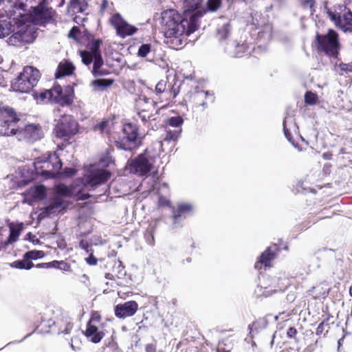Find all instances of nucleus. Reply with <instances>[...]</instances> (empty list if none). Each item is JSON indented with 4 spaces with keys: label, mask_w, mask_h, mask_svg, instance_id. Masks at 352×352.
I'll return each instance as SVG.
<instances>
[{
    "label": "nucleus",
    "mask_w": 352,
    "mask_h": 352,
    "mask_svg": "<svg viewBox=\"0 0 352 352\" xmlns=\"http://www.w3.org/2000/svg\"><path fill=\"white\" fill-rule=\"evenodd\" d=\"M79 248H80L82 250H84L87 253H89V252L92 251L91 249V244L84 239H81L79 242Z\"/></svg>",
    "instance_id": "51"
},
{
    "label": "nucleus",
    "mask_w": 352,
    "mask_h": 352,
    "mask_svg": "<svg viewBox=\"0 0 352 352\" xmlns=\"http://www.w3.org/2000/svg\"><path fill=\"white\" fill-rule=\"evenodd\" d=\"M283 131H284V134H285L286 138L292 144H294V142L292 140V135L291 133L289 132V129L285 126V121L283 122Z\"/></svg>",
    "instance_id": "53"
},
{
    "label": "nucleus",
    "mask_w": 352,
    "mask_h": 352,
    "mask_svg": "<svg viewBox=\"0 0 352 352\" xmlns=\"http://www.w3.org/2000/svg\"><path fill=\"white\" fill-rule=\"evenodd\" d=\"M225 50L230 56L240 58L250 53V46L245 42L239 43L236 41H232L227 44Z\"/></svg>",
    "instance_id": "16"
},
{
    "label": "nucleus",
    "mask_w": 352,
    "mask_h": 352,
    "mask_svg": "<svg viewBox=\"0 0 352 352\" xmlns=\"http://www.w3.org/2000/svg\"><path fill=\"white\" fill-rule=\"evenodd\" d=\"M67 89L69 90V93L63 94V89H61V93L60 96L55 98L54 102L60 104L61 106H69L73 102V93L72 89L68 87Z\"/></svg>",
    "instance_id": "34"
},
{
    "label": "nucleus",
    "mask_w": 352,
    "mask_h": 352,
    "mask_svg": "<svg viewBox=\"0 0 352 352\" xmlns=\"http://www.w3.org/2000/svg\"><path fill=\"white\" fill-rule=\"evenodd\" d=\"M193 100L195 104L197 107H202L204 109L208 107L206 100L213 102L214 97L212 94H210L208 91L197 90L193 95Z\"/></svg>",
    "instance_id": "23"
},
{
    "label": "nucleus",
    "mask_w": 352,
    "mask_h": 352,
    "mask_svg": "<svg viewBox=\"0 0 352 352\" xmlns=\"http://www.w3.org/2000/svg\"><path fill=\"white\" fill-rule=\"evenodd\" d=\"M318 96L311 91H307L305 95V102L306 104L312 105L316 103Z\"/></svg>",
    "instance_id": "45"
},
{
    "label": "nucleus",
    "mask_w": 352,
    "mask_h": 352,
    "mask_svg": "<svg viewBox=\"0 0 352 352\" xmlns=\"http://www.w3.org/2000/svg\"><path fill=\"white\" fill-rule=\"evenodd\" d=\"M181 133L182 129L173 130L166 129L165 136L164 137L163 140L160 142L162 151H170L172 147L175 146V142L180 136Z\"/></svg>",
    "instance_id": "18"
},
{
    "label": "nucleus",
    "mask_w": 352,
    "mask_h": 352,
    "mask_svg": "<svg viewBox=\"0 0 352 352\" xmlns=\"http://www.w3.org/2000/svg\"><path fill=\"white\" fill-rule=\"evenodd\" d=\"M113 82V81L111 79L99 78L93 80L91 85L95 89H100L111 86Z\"/></svg>",
    "instance_id": "38"
},
{
    "label": "nucleus",
    "mask_w": 352,
    "mask_h": 352,
    "mask_svg": "<svg viewBox=\"0 0 352 352\" xmlns=\"http://www.w3.org/2000/svg\"><path fill=\"white\" fill-rule=\"evenodd\" d=\"M10 266L20 270H30L34 267V264L31 261L25 259V254H23V259L12 262Z\"/></svg>",
    "instance_id": "35"
},
{
    "label": "nucleus",
    "mask_w": 352,
    "mask_h": 352,
    "mask_svg": "<svg viewBox=\"0 0 352 352\" xmlns=\"http://www.w3.org/2000/svg\"><path fill=\"white\" fill-rule=\"evenodd\" d=\"M14 32V26L10 19V10L8 11L7 16L0 14V38H5Z\"/></svg>",
    "instance_id": "24"
},
{
    "label": "nucleus",
    "mask_w": 352,
    "mask_h": 352,
    "mask_svg": "<svg viewBox=\"0 0 352 352\" xmlns=\"http://www.w3.org/2000/svg\"><path fill=\"white\" fill-rule=\"evenodd\" d=\"M193 210V206L189 203H182L178 204L176 212L182 217H186V215Z\"/></svg>",
    "instance_id": "36"
},
{
    "label": "nucleus",
    "mask_w": 352,
    "mask_h": 352,
    "mask_svg": "<svg viewBox=\"0 0 352 352\" xmlns=\"http://www.w3.org/2000/svg\"><path fill=\"white\" fill-rule=\"evenodd\" d=\"M73 328V324L70 322H67L63 329H59L58 333L69 334Z\"/></svg>",
    "instance_id": "52"
},
{
    "label": "nucleus",
    "mask_w": 352,
    "mask_h": 352,
    "mask_svg": "<svg viewBox=\"0 0 352 352\" xmlns=\"http://www.w3.org/2000/svg\"><path fill=\"white\" fill-rule=\"evenodd\" d=\"M275 256L274 250L271 247H268L260 256L258 261L255 263V268L258 269L260 265H263L268 267L270 262L274 259Z\"/></svg>",
    "instance_id": "33"
},
{
    "label": "nucleus",
    "mask_w": 352,
    "mask_h": 352,
    "mask_svg": "<svg viewBox=\"0 0 352 352\" xmlns=\"http://www.w3.org/2000/svg\"><path fill=\"white\" fill-rule=\"evenodd\" d=\"M87 18L86 17H81V16H76L74 18V21H75V23H76L77 24H83V23L85 21H87Z\"/></svg>",
    "instance_id": "58"
},
{
    "label": "nucleus",
    "mask_w": 352,
    "mask_h": 352,
    "mask_svg": "<svg viewBox=\"0 0 352 352\" xmlns=\"http://www.w3.org/2000/svg\"><path fill=\"white\" fill-rule=\"evenodd\" d=\"M318 50L327 55L336 57L338 54L339 43L338 34L333 30H329L326 34L317 33L316 36Z\"/></svg>",
    "instance_id": "4"
},
{
    "label": "nucleus",
    "mask_w": 352,
    "mask_h": 352,
    "mask_svg": "<svg viewBox=\"0 0 352 352\" xmlns=\"http://www.w3.org/2000/svg\"><path fill=\"white\" fill-rule=\"evenodd\" d=\"M184 3L186 7L184 16L186 14H191L197 12H201L202 16L203 14L206 13V10L204 9H199L200 6L203 3V0H184Z\"/></svg>",
    "instance_id": "32"
},
{
    "label": "nucleus",
    "mask_w": 352,
    "mask_h": 352,
    "mask_svg": "<svg viewBox=\"0 0 352 352\" xmlns=\"http://www.w3.org/2000/svg\"><path fill=\"white\" fill-rule=\"evenodd\" d=\"M157 224H158V220H155L154 221V223H151L149 225V226L147 228V234L149 235L150 239H148L147 241H148V243L150 244V245H153L154 243V232L155 231V229L157 226Z\"/></svg>",
    "instance_id": "44"
},
{
    "label": "nucleus",
    "mask_w": 352,
    "mask_h": 352,
    "mask_svg": "<svg viewBox=\"0 0 352 352\" xmlns=\"http://www.w3.org/2000/svg\"><path fill=\"white\" fill-rule=\"evenodd\" d=\"M221 21L217 24L216 37L220 42H222L228 38L231 35L232 28L229 21L226 20L224 18H221Z\"/></svg>",
    "instance_id": "22"
},
{
    "label": "nucleus",
    "mask_w": 352,
    "mask_h": 352,
    "mask_svg": "<svg viewBox=\"0 0 352 352\" xmlns=\"http://www.w3.org/2000/svg\"><path fill=\"white\" fill-rule=\"evenodd\" d=\"M184 123V119L180 116H173L167 119L166 124L175 129H182V125Z\"/></svg>",
    "instance_id": "37"
},
{
    "label": "nucleus",
    "mask_w": 352,
    "mask_h": 352,
    "mask_svg": "<svg viewBox=\"0 0 352 352\" xmlns=\"http://www.w3.org/2000/svg\"><path fill=\"white\" fill-rule=\"evenodd\" d=\"M171 93L173 94V98H175L179 93V87L177 88H175L174 86H173Z\"/></svg>",
    "instance_id": "64"
},
{
    "label": "nucleus",
    "mask_w": 352,
    "mask_h": 352,
    "mask_svg": "<svg viewBox=\"0 0 352 352\" xmlns=\"http://www.w3.org/2000/svg\"><path fill=\"white\" fill-rule=\"evenodd\" d=\"M12 87L16 91L28 93L32 89V85H31V82H30L24 76H22L21 72L14 81L12 82Z\"/></svg>",
    "instance_id": "26"
},
{
    "label": "nucleus",
    "mask_w": 352,
    "mask_h": 352,
    "mask_svg": "<svg viewBox=\"0 0 352 352\" xmlns=\"http://www.w3.org/2000/svg\"><path fill=\"white\" fill-rule=\"evenodd\" d=\"M166 87V81L165 80H160L157 82V84L155 86V92L157 94H162L165 91Z\"/></svg>",
    "instance_id": "49"
},
{
    "label": "nucleus",
    "mask_w": 352,
    "mask_h": 352,
    "mask_svg": "<svg viewBox=\"0 0 352 352\" xmlns=\"http://www.w3.org/2000/svg\"><path fill=\"white\" fill-rule=\"evenodd\" d=\"M17 16H19L20 19L14 17L13 20L14 21V23L17 27L20 28V30L16 32H14L12 35L8 38V43L11 45H16L19 43H21L24 41V33L26 28L24 25L27 18L21 13H19Z\"/></svg>",
    "instance_id": "15"
},
{
    "label": "nucleus",
    "mask_w": 352,
    "mask_h": 352,
    "mask_svg": "<svg viewBox=\"0 0 352 352\" xmlns=\"http://www.w3.org/2000/svg\"><path fill=\"white\" fill-rule=\"evenodd\" d=\"M47 165H49L50 164H52V170L54 172L59 171L62 168V162L59 157L56 155L52 156L49 158V162H46ZM48 168L49 166H47Z\"/></svg>",
    "instance_id": "39"
},
{
    "label": "nucleus",
    "mask_w": 352,
    "mask_h": 352,
    "mask_svg": "<svg viewBox=\"0 0 352 352\" xmlns=\"http://www.w3.org/2000/svg\"><path fill=\"white\" fill-rule=\"evenodd\" d=\"M222 0H208L207 8L211 12L217 11L221 5Z\"/></svg>",
    "instance_id": "46"
},
{
    "label": "nucleus",
    "mask_w": 352,
    "mask_h": 352,
    "mask_svg": "<svg viewBox=\"0 0 352 352\" xmlns=\"http://www.w3.org/2000/svg\"><path fill=\"white\" fill-rule=\"evenodd\" d=\"M78 122L72 116L64 115L59 119L54 131L58 138H69L78 132Z\"/></svg>",
    "instance_id": "7"
},
{
    "label": "nucleus",
    "mask_w": 352,
    "mask_h": 352,
    "mask_svg": "<svg viewBox=\"0 0 352 352\" xmlns=\"http://www.w3.org/2000/svg\"><path fill=\"white\" fill-rule=\"evenodd\" d=\"M297 334L298 331L294 327H289L287 331V337L290 339H294L296 342H299V339L296 338Z\"/></svg>",
    "instance_id": "48"
},
{
    "label": "nucleus",
    "mask_w": 352,
    "mask_h": 352,
    "mask_svg": "<svg viewBox=\"0 0 352 352\" xmlns=\"http://www.w3.org/2000/svg\"><path fill=\"white\" fill-rule=\"evenodd\" d=\"M107 123L106 122H102L96 125V128L98 129L100 131H102L107 126Z\"/></svg>",
    "instance_id": "62"
},
{
    "label": "nucleus",
    "mask_w": 352,
    "mask_h": 352,
    "mask_svg": "<svg viewBox=\"0 0 352 352\" xmlns=\"http://www.w3.org/2000/svg\"><path fill=\"white\" fill-rule=\"evenodd\" d=\"M74 69L75 67L71 62H60L58 65L55 77L56 78H61L66 76H70L72 74Z\"/></svg>",
    "instance_id": "31"
},
{
    "label": "nucleus",
    "mask_w": 352,
    "mask_h": 352,
    "mask_svg": "<svg viewBox=\"0 0 352 352\" xmlns=\"http://www.w3.org/2000/svg\"><path fill=\"white\" fill-rule=\"evenodd\" d=\"M173 219V223L171 225V228L173 230L174 229H178L182 227L183 221L185 219V217H182L181 215H179L178 213L175 212L172 216Z\"/></svg>",
    "instance_id": "41"
},
{
    "label": "nucleus",
    "mask_w": 352,
    "mask_h": 352,
    "mask_svg": "<svg viewBox=\"0 0 352 352\" xmlns=\"http://www.w3.org/2000/svg\"><path fill=\"white\" fill-rule=\"evenodd\" d=\"M16 137L19 140H25L28 142H35L42 138L43 132L40 126L35 124H29L24 128L19 126Z\"/></svg>",
    "instance_id": "12"
},
{
    "label": "nucleus",
    "mask_w": 352,
    "mask_h": 352,
    "mask_svg": "<svg viewBox=\"0 0 352 352\" xmlns=\"http://www.w3.org/2000/svg\"><path fill=\"white\" fill-rule=\"evenodd\" d=\"M0 135L3 136L16 135L19 126L16 124L19 122V118L14 109L10 107L4 108L0 113Z\"/></svg>",
    "instance_id": "5"
},
{
    "label": "nucleus",
    "mask_w": 352,
    "mask_h": 352,
    "mask_svg": "<svg viewBox=\"0 0 352 352\" xmlns=\"http://www.w3.org/2000/svg\"><path fill=\"white\" fill-rule=\"evenodd\" d=\"M24 254L25 259L31 261L32 260H36L44 256V252L43 251L36 250L28 251Z\"/></svg>",
    "instance_id": "40"
},
{
    "label": "nucleus",
    "mask_w": 352,
    "mask_h": 352,
    "mask_svg": "<svg viewBox=\"0 0 352 352\" xmlns=\"http://www.w3.org/2000/svg\"><path fill=\"white\" fill-rule=\"evenodd\" d=\"M201 12L182 16L175 10H167L162 13V27L166 38H173L176 45H182L180 36H189L199 28Z\"/></svg>",
    "instance_id": "1"
},
{
    "label": "nucleus",
    "mask_w": 352,
    "mask_h": 352,
    "mask_svg": "<svg viewBox=\"0 0 352 352\" xmlns=\"http://www.w3.org/2000/svg\"><path fill=\"white\" fill-rule=\"evenodd\" d=\"M80 33V30L78 27L74 26L69 32V37L72 38H76V36Z\"/></svg>",
    "instance_id": "55"
},
{
    "label": "nucleus",
    "mask_w": 352,
    "mask_h": 352,
    "mask_svg": "<svg viewBox=\"0 0 352 352\" xmlns=\"http://www.w3.org/2000/svg\"><path fill=\"white\" fill-rule=\"evenodd\" d=\"M67 204L65 201L54 195V196L49 200V204L45 207V210L47 214L55 212V210L60 208L65 210Z\"/></svg>",
    "instance_id": "30"
},
{
    "label": "nucleus",
    "mask_w": 352,
    "mask_h": 352,
    "mask_svg": "<svg viewBox=\"0 0 352 352\" xmlns=\"http://www.w3.org/2000/svg\"><path fill=\"white\" fill-rule=\"evenodd\" d=\"M158 202L160 206H166L170 204V201L164 197H160Z\"/></svg>",
    "instance_id": "57"
},
{
    "label": "nucleus",
    "mask_w": 352,
    "mask_h": 352,
    "mask_svg": "<svg viewBox=\"0 0 352 352\" xmlns=\"http://www.w3.org/2000/svg\"><path fill=\"white\" fill-rule=\"evenodd\" d=\"M111 173L104 168H93L83 178L85 187L95 188L106 182L110 177Z\"/></svg>",
    "instance_id": "10"
},
{
    "label": "nucleus",
    "mask_w": 352,
    "mask_h": 352,
    "mask_svg": "<svg viewBox=\"0 0 352 352\" xmlns=\"http://www.w3.org/2000/svg\"><path fill=\"white\" fill-rule=\"evenodd\" d=\"M151 51V44L143 43L138 49V56L141 58L146 57Z\"/></svg>",
    "instance_id": "43"
},
{
    "label": "nucleus",
    "mask_w": 352,
    "mask_h": 352,
    "mask_svg": "<svg viewBox=\"0 0 352 352\" xmlns=\"http://www.w3.org/2000/svg\"><path fill=\"white\" fill-rule=\"evenodd\" d=\"M87 263L90 265H95L97 264V258L93 255V253L91 252L89 257L86 258Z\"/></svg>",
    "instance_id": "56"
},
{
    "label": "nucleus",
    "mask_w": 352,
    "mask_h": 352,
    "mask_svg": "<svg viewBox=\"0 0 352 352\" xmlns=\"http://www.w3.org/2000/svg\"><path fill=\"white\" fill-rule=\"evenodd\" d=\"M45 187L38 185L34 188H30L24 193V202L32 204L36 200L43 199L45 197Z\"/></svg>",
    "instance_id": "21"
},
{
    "label": "nucleus",
    "mask_w": 352,
    "mask_h": 352,
    "mask_svg": "<svg viewBox=\"0 0 352 352\" xmlns=\"http://www.w3.org/2000/svg\"><path fill=\"white\" fill-rule=\"evenodd\" d=\"M335 8V11L327 10L328 15L331 19L344 32H351L352 12L349 9H346L345 6L338 5Z\"/></svg>",
    "instance_id": "6"
},
{
    "label": "nucleus",
    "mask_w": 352,
    "mask_h": 352,
    "mask_svg": "<svg viewBox=\"0 0 352 352\" xmlns=\"http://www.w3.org/2000/svg\"><path fill=\"white\" fill-rule=\"evenodd\" d=\"M272 315H267L264 317L259 318L252 324L248 325L249 334L252 338L254 333H258L260 331L267 328L269 320L268 318Z\"/></svg>",
    "instance_id": "27"
},
{
    "label": "nucleus",
    "mask_w": 352,
    "mask_h": 352,
    "mask_svg": "<svg viewBox=\"0 0 352 352\" xmlns=\"http://www.w3.org/2000/svg\"><path fill=\"white\" fill-rule=\"evenodd\" d=\"M324 321L320 322L318 324V327L316 329V332L317 335H321L323 333V331H324Z\"/></svg>",
    "instance_id": "59"
},
{
    "label": "nucleus",
    "mask_w": 352,
    "mask_h": 352,
    "mask_svg": "<svg viewBox=\"0 0 352 352\" xmlns=\"http://www.w3.org/2000/svg\"><path fill=\"white\" fill-rule=\"evenodd\" d=\"M37 268H43V267H52V264L50 263H39L36 265Z\"/></svg>",
    "instance_id": "63"
},
{
    "label": "nucleus",
    "mask_w": 352,
    "mask_h": 352,
    "mask_svg": "<svg viewBox=\"0 0 352 352\" xmlns=\"http://www.w3.org/2000/svg\"><path fill=\"white\" fill-rule=\"evenodd\" d=\"M138 309V303L134 300H129L116 305L114 307V314L118 318H125L133 316Z\"/></svg>",
    "instance_id": "14"
},
{
    "label": "nucleus",
    "mask_w": 352,
    "mask_h": 352,
    "mask_svg": "<svg viewBox=\"0 0 352 352\" xmlns=\"http://www.w3.org/2000/svg\"><path fill=\"white\" fill-rule=\"evenodd\" d=\"M47 0H42L38 6L32 7V17L33 21L40 25L53 22L56 12L52 8L46 6Z\"/></svg>",
    "instance_id": "8"
},
{
    "label": "nucleus",
    "mask_w": 352,
    "mask_h": 352,
    "mask_svg": "<svg viewBox=\"0 0 352 352\" xmlns=\"http://www.w3.org/2000/svg\"><path fill=\"white\" fill-rule=\"evenodd\" d=\"M88 3L86 0H71L68 6V12L75 13H81L85 15L88 14Z\"/></svg>",
    "instance_id": "28"
},
{
    "label": "nucleus",
    "mask_w": 352,
    "mask_h": 352,
    "mask_svg": "<svg viewBox=\"0 0 352 352\" xmlns=\"http://www.w3.org/2000/svg\"><path fill=\"white\" fill-rule=\"evenodd\" d=\"M64 173L66 176H73L76 174V170L72 168H65Z\"/></svg>",
    "instance_id": "61"
},
{
    "label": "nucleus",
    "mask_w": 352,
    "mask_h": 352,
    "mask_svg": "<svg viewBox=\"0 0 352 352\" xmlns=\"http://www.w3.org/2000/svg\"><path fill=\"white\" fill-rule=\"evenodd\" d=\"M100 316L98 314H93L91 320L87 324L85 336L93 343H99L104 336V333L99 331L98 328L91 324L92 322H99Z\"/></svg>",
    "instance_id": "13"
},
{
    "label": "nucleus",
    "mask_w": 352,
    "mask_h": 352,
    "mask_svg": "<svg viewBox=\"0 0 352 352\" xmlns=\"http://www.w3.org/2000/svg\"><path fill=\"white\" fill-rule=\"evenodd\" d=\"M181 133L182 129L173 130L166 129L165 136L164 137L163 140L160 142L162 151H170L172 147L175 146V142L180 136Z\"/></svg>",
    "instance_id": "19"
},
{
    "label": "nucleus",
    "mask_w": 352,
    "mask_h": 352,
    "mask_svg": "<svg viewBox=\"0 0 352 352\" xmlns=\"http://www.w3.org/2000/svg\"><path fill=\"white\" fill-rule=\"evenodd\" d=\"M146 352H155L156 347L153 344H148L145 348Z\"/></svg>",
    "instance_id": "60"
},
{
    "label": "nucleus",
    "mask_w": 352,
    "mask_h": 352,
    "mask_svg": "<svg viewBox=\"0 0 352 352\" xmlns=\"http://www.w3.org/2000/svg\"><path fill=\"white\" fill-rule=\"evenodd\" d=\"M111 25L116 30L117 34L121 38L132 36L138 31V28L129 24L119 13H115L110 19Z\"/></svg>",
    "instance_id": "11"
},
{
    "label": "nucleus",
    "mask_w": 352,
    "mask_h": 352,
    "mask_svg": "<svg viewBox=\"0 0 352 352\" xmlns=\"http://www.w3.org/2000/svg\"><path fill=\"white\" fill-rule=\"evenodd\" d=\"M50 264H52V267L58 268L60 270L65 271V272L71 271L70 265L64 261H54L52 262H50Z\"/></svg>",
    "instance_id": "42"
},
{
    "label": "nucleus",
    "mask_w": 352,
    "mask_h": 352,
    "mask_svg": "<svg viewBox=\"0 0 352 352\" xmlns=\"http://www.w3.org/2000/svg\"><path fill=\"white\" fill-rule=\"evenodd\" d=\"M315 5V0H304L302 2V6L305 8H309L311 10V12L312 13L314 10V7Z\"/></svg>",
    "instance_id": "54"
},
{
    "label": "nucleus",
    "mask_w": 352,
    "mask_h": 352,
    "mask_svg": "<svg viewBox=\"0 0 352 352\" xmlns=\"http://www.w3.org/2000/svg\"><path fill=\"white\" fill-rule=\"evenodd\" d=\"M135 102H137V104L138 105H140L142 104V103H145V104H148L149 102H151V104L155 107L157 103L153 101V100H151V99L149 98H147L146 96L144 95H140L136 99H135Z\"/></svg>",
    "instance_id": "47"
},
{
    "label": "nucleus",
    "mask_w": 352,
    "mask_h": 352,
    "mask_svg": "<svg viewBox=\"0 0 352 352\" xmlns=\"http://www.w3.org/2000/svg\"><path fill=\"white\" fill-rule=\"evenodd\" d=\"M100 39H94L87 45V50H80V55L82 62L87 66L93 63L91 73L95 78L100 77L107 74V72L101 67L104 65V60L100 51Z\"/></svg>",
    "instance_id": "2"
},
{
    "label": "nucleus",
    "mask_w": 352,
    "mask_h": 352,
    "mask_svg": "<svg viewBox=\"0 0 352 352\" xmlns=\"http://www.w3.org/2000/svg\"><path fill=\"white\" fill-rule=\"evenodd\" d=\"M60 93L61 86L59 85H56L51 89L44 90L43 91H41L39 94L34 92L33 95L36 100H39L41 102H54L55 98L60 96Z\"/></svg>",
    "instance_id": "20"
},
{
    "label": "nucleus",
    "mask_w": 352,
    "mask_h": 352,
    "mask_svg": "<svg viewBox=\"0 0 352 352\" xmlns=\"http://www.w3.org/2000/svg\"><path fill=\"white\" fill-rule=\"evenodd\" d=\"M54 195L60 199L66 197H76L77 200H86L89 198L90 195L88 193H82L78 191L76 194L73 188L68 187L63 184H60L56 186Z\"/></svg>",
    "instance_id": "17"
},
{
    "label": "nucleus",
    "mask_w": 352,
    "mask_h": 352,
    "mask_svg": "<svg viewBox=\"0 0 352 352\" xmlns=\"http://www.w3.org/2000/svg\"><path fill=\"white\" fill-rule=\"evenodd\" d=\"M10 234L6 241L0 243V249H6L9 245L16 242L23 229V224L14 226L12 223L9 224Z\"/></svg>",
    "instance_id": "25"
},
{
    "label": "nucleus",
    "mask_w": 352,
    "mask_h": 352,
    "mask_svg": "<svg viewBox=\"0 0 352 352\" xmlns=\"http://www.w3.org/2000/svg\"><path fill=\"white\" fill-rule=\"evenodd\" d=\"M21 73L22 76H24V78L26 80H28L30 82H31L32 88L36 85L41 77L40 72L36 68L32 66L25 67Z\"/></svg>",
    "instance_id": "29"
},
{
    "label": "nucleus",
    "mask_w": 352,
    "mask_h": 352,
    "mask_svg": "<svg viewBox=\"0 0 352 352\" xmlns=\"http://www.w3.org/2000/svg\"><path fill=\"white\" fill-rule=\"evenodd\" d=\"M122 131L124 137L122 140L115 142V146L117 148L126 151H132L140 146L141 140L138 134V128L135 124L132 123L124 124Z\"/></svg>",
    "instance_id": "3"
},
{
    "label": "nucleus",
    "mask_w": 352,
    "mask_h": 352,
    "mask_svg": "<svg viewBox=\"0 0 352 352\" xmlns=\"http://www.w3.org/2000/svg\"><path fill=\"white\" fill-rule=\"evenodd\" d=\"M152 166L146 152L139 154L134 159L129 160L126 164L131 173L140 176L147 175L151 170Z\"/></svg>",
    "instance_id": "9"
},
{
    "label": "nucleus",
    "mask_w": 352,
    "mask_h": 352,
    "mask_svg": "<svg viewBox=\"0 0 352 352\" xmlns=\"http://www.w3.org/2000/svg\"><path fill=\"white\" fill-rule=\"evenodd\" d=\"M138 116L142 122L145 124L148 120L151 118L150 114L148 113L147 111L142 110L138 113Z\"/></svg>",
    "instance_id": "50"
}]
</instances>
